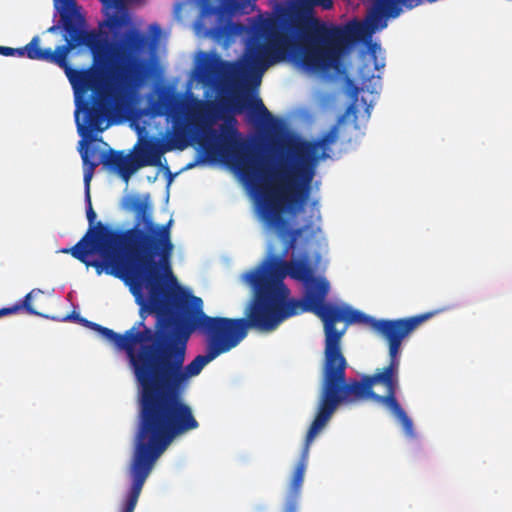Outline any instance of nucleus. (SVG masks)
I'll return each instance as SVG.
<instances>
[{"mask_svg": "<svg viewBox=\"0 0 512 512\" xmlns=\"http://www.w3.org/2000/svg\"><path fill=\"white\" fill-rule=\"evenodd\" d=\"M80 12L61 19L65 44L53 51L50 63L62 68L76 97L75 122L83 138L102 132L113 114L125 112L136 90L149 74L148 62L139 53L146 44L137 30L128 31L116 41L103 38L94 30L83 29Z\"/></svg>", "mask_w": 512, "mask_h": 512, "instance_id": "f257e3e1", "label": "nucleus"}, {"mask_svg": "<svg viewBox=\"0 0 512 512\" xmlns=\"http://www.w3.org/2000/svg\"><path fill=\"white\" fill-rule=\"evenodd\" d=\"M190 332L161 335L146 360V375L138 384V418L134 451L129 466L131 480L145 484L156 461L172 441L199 427L184 394L189 379L218 356L206 348L184 366Z\"/></svg>", "mask_w": 512, "mask_h": 512, "instance_id": "f03ea898", "label": "nucleus"}, {"mask_svg": "<svg viewBox=\"0 0 512 512\" xmlns=\"http://www.w3.org/2000/svg\"><path fill=\"white\" fill-rule=\"evenodd\" d=\"M285 265L288 266V276L304 284L303 297L296 299L300 303L296 309L297 315L311 312L323 322L325 340L321 374H346L348 362L341 343L347 327L354 323L369 326L388 343L389 363L375 372L399 374L402 341L435 314L428 312L395 320L375 319L349 306L327 303L325 300L330 290L329 282L314 276L308 255L289 260Z\"/></svg>", "mask_w": 512, "mask_h": 512, "instance_id": "7ed1b4c3", "label": "nucleus"}, {"mask_svg": "<svg viewBox=\"0 0 512 512\" xmlns=\"http://www.w3.org/2000/svg\"><path fill=\"white\" fill-rule=\"evenodd\" d=\"M398 388L399 374L389 372H375L372 375H363L360 380L351 379L348 382L346 374H321L316 415L307 431L300 458L293 471L283 512H297L310 445L340 405L362 400L383 405L400 422L405 434L413 436V422L396 397Z\"/></svg>", "mask_w": 512, "mask_h": 512, "instance_id": "20e7f679", "label": "nucleus"}, {"mask_svg": "<svg viewBox=\"0 0 512 512\" xmlns=\"http://www.w3.org/2000/svg\"><path fill=\"white\" fill-rule=\"evenodd\" d=\"M136 292L129 289L140 306L141 320L124 334L117 333L120 340H111V344L120 351H125L137 385L146 375V360L158 345L162 335L176 333L181 327V319L174 314V309L182 312L185 293L180 290H171L163 277L151 275L140 283Z\"/></svg>", "mask_w": 512, "mask_h": 512, "instance_id": "39448f33", "label": "nucleus"}, {"mask_svg": "<svg viewBox=\"0 0 512 512\" xmlns=\"http://www.w3.org/2000/svg\"><path fill=\"white\" fill-rule=\"evenodd\" d=\"M339 136L338 124L333 125L319 139L295 141L287 145L292 161H281L269 174L271 185L266 187V210L271 222L283 227L282 211L286 206L291 214L300 212L306 204L315 176L319 159L328 157L327 150L335 144Z\"/></svg>", "mask_w": 512, "mask_h": 512, "instance_id": "423d86ee", "label": "nucleus"}, {"mask_svg": "<svg viewBox=\"0 0 512 512\" xmlns=\"http://www.w3.org/2000/svg\"><path fill=\"white\" fill-rule=\"evenodd\" d=\"M262 214L285 243L284 248L280 255L270 256L260 267L249 271L245 279L254 290L251 303L280 326L287 319L296 316V309L300 307L295 298H290V290L284 283L285 277L288 276V266L285 265L288 261L285 257L298 245L304 249L310 248V241L315 238L319 228L309 222L302 227L289 230L288 221L284 218L283 227L273 224L266 210V190L263 193Z\"/></svg>", "mask_w": 512, "mask_h": 512, "instance_id": "0eeeda50", "label": "nucleus"}, {"mask_svg": "<svg viewBox=\"0 0 512 512\" xmlns=\"http://www.w3.org/2000/svg\"><path fill=\"white\" fill-rule=\"evenodd\" d=\"M198 106L187 124L175 129V147L183 150L191 141H196L208 156H219L232 163L249 180L259 177L266 182L268 175L258 168V157L242 140L236 128V118L233 115L223 116L219 134L212 128L218 118L215 105L200 102Z\"/></svg>", "mask_w": 512, "mask_h": 512, "instance_id": "6e6552de", "label": "nucleus"}, {"mask_svg": "<svg viewBox=\"0 0 512 512\" xmlns=\"http://www.w3.org/2000/svg\"><path fill=\"white\" fill-rule=\"evenodd\" d=\"M124 230L112 229L102 222L97 223L96 231L87 233L72 248L63 249L87 267H93L97 275L105 272L121 279L136 292L147 277L149 270L137 250L123 237Z\"/></svg>", "mask_w": 512, "mask_h": 512, "instance_id": "1a4fd4ad", "label": "nucleus"}, {"mask_svg": "<svg viewBox=\"0 0 512 512\" xmlns=\"http://www.w3.org/2000/svg\"><path fill=\"white\" fill-rule=\"evenodd\" d=\"M370 33L367 25L352 21L345 27L328 25L317 19L291 22L280 29L285 59L308 71L330 68L337 58V47L345 39H359Z\"/></svg>", "mask_w": 512, "mask_h": 512, "instance_id": "9d476101", "label": "nucleus"}, {"mask_svg": "<svg viewBox=\"0 0 512 512\" xmlns=\"http://www.w3.org/2000/svg\"><path fill=\"white\" fill-rule=\"evenodd\" d=\"M182 305L181 327L190 335L196 330L206 337V348L217 356L235 348L246 336L249 329L263 333L275 331L279 326L253 303L245 309L243 318L211 317L203 311L200 297L185 294Z\"/></svg>", "mask_w": 512, "mask_h": 512, "instance_id": "9b49d317", "label": "nucleus"}, {"mask_svg": "<svg viewBox=\"0 0 512 512\" xmlns=\"http://www.w3.org/2000/svg\"><path fill=\"white\" fill-rule=\"evenodd\" d=\"M284 38L280 35V28H271L265 34L264 41H251L246 48L244 59L241 62H227L220 56L203 54L197 71L198 79L211 84L219 78L231 77L233 79H246L251 77L253 83H260L263 72L270 66L285 59L283 49Z\"/></svg>", "mask_w": 512, "mask_h": 512, "instance_id": "f8f14e48", "label": "nucleus"}, {"mask_svg": "<svg viewBox=\"0 0 512 512\" xmlns=\"http://www.w3.org/2000/svg\"><path fill=\"white\" fill-rule=\"evenodd\" d=\"M172 219L165 224L146 221V226L133 225L125 229L123 237L140 255L151 275H171L174 244L171 236Z\"/></svg>", "mask_w": 512, "mask_h": 512, "instance_id": "ddd939ff", "label": "nucleus"}, {"mask_svg": "<svg viewBox=\"0 0 512 512\" xmlns=\"http://www.w3.org/2000/svg\"><path fill=\"white\" fill-rule=\"evenodd\" d=\"M165 152L159 139L145 140L134 155H125L123 151L110 150L101 158V163L118 172L120 177L128 182L131 176L140 168L158 166Z\"/></svg>", "mask_w": 512, "mask_h": 512, "instance_id": "4468645a", "label": "nucleus"}, {"mask_svg": "<svg viewBox=\"0 0 512 512\" xmlns=\"http://www.w3.org/2000/svg\"><path fill=\"white\" fill-rule=\"evenodd\" d=\"M81 148L79 152L81 154V158L83 161V170H84V184H85V200L87 203L86 216L89 222V229H93L96 231V226H94L96 220V213L92 207L91 197H90V182L93 178L96 167L98 166V162L90 161V154H94V150H90L88 146L84 145V140L80 142Z\"/></svg>", "mask_w": 512, "mask_h": 512, "instance_id": "2eb2a0df", "label": "nucleus"}, {"mask_svg": "<svg viewBox=\"0 0 512 512\" xmlns=\"http://www.w3.org/2000/svg\"><path fill=\"white\" fill-rule=\"evenodd\" d=\"M40 38L34 36L32 40L22 48H11L6 46H0V54L3 56H27L31 60H39L50 63L49 48H40Z\"/></svg>", "mask_w": 512, "mask_h": 512, "instance_id": "dca6fc26", "label": "nucleus"}, {"mask_svg": "<svg viewBox=\"0 0 512 512\" xmlns=\"http://www.w3.org/2000/svg\"><path fill=\"white\" fill-rule=\"evenodd\" d=\"M124 206L135 213L134 225L146 226L147 219L152 220L153 218L149 194L143 196L129 195L125 198Z\"/></svg>", "mask_w": 512, "mask_h": 512, "instance_id": "f3484780", "label": "nucleus"}, {"mask_svg": "<svg viewBox=\"0 0 512 512\" xmlns=\"http://www.w3.org/2000/svg\"><path fill=\"white\" fill-rule=\"evenodd\" d=\"M43 296H44V292L41 289H38V288L32 289L24 297V299L21 302L16 303L12 307L0 309V316L14 314V313H17L19 310L23 309L29 315H35V316L48 318L47 315L36 310L34 307V304L32 303L33 300L39 301L41 298H43Z\"/></svg>", "mask_w": 512, "mask_h": 512, "instance_id": "a211bd4d", "label": "nucleus"}, {"mask_svg": "<svg viewBox=\"0 0 512 512\" xmlns=\"http://www.w3.org/2000/svg\"><path fill=\"white\" fill-rule=\"evenodd\" d=\"M241 5L236 0H203L201 16H217L222 19L228 11H239Z\"/></svg>", "mask_w": 512, "mask_h": 512, "instance_id": "6ab92c4d", "label": "nucleus"}, {"mask_svg": "<svg viewBox=\"0 0 512 512\" xmlns=\"http://www.w3.org/2000/svg\"><path fill=\"white\" fill-rule=\"evenodd\" d=\"M131 481V487L127 493L121 512H134L144 486L143 483L138 482L136 480Z\"/></svg>", "mask_w": 512, "mask_h": 512, "instance_id": "aec40b11", "label": "nucleus"}, {"mask_svg": "<svg viewBox=\"0 0 512 512\" xmlns=\"http://www.w3.org/2000/svg\"><path fill=\"white\" fill-rule=\"evenodd\" d=\"M247 108L249 109L251 115L257 118V120L268 122L273 119L272 114L265 107L263 101L259 97L252 99L249 102Z\"/></svg>", "mask_w": 512, "mask_h": 512, "instance_id": "412c9836", "label": "nucleus"}, {"mask_svg": "<svg viewBox=\"0 0 512 512\" xmlns=\"http://www.w3.org/2000/svg\"><path fill=\"white\" fill-rule=\"evenodd\" d=\"M54 7L59 13L61 19L80 12V7L77 5L76 0H53Z\"/></svg>", "mask_w": 512, "mask_h": 512, "instance_id": "4be33fe9", "label": "nucleus"}, {"mask_svg": "<svg viewBox=\"0 0 512 512\" xmlns=\"http://www.w3.org/2000/svg\"><path fill=\"white\" fill-rule=\"evenodd\" d=\"M80 324H82L85 327L91 328L94 331H97L101 336H103L109 343H111V340H120V338L117 336V333L113 331L112 329H109L107 327H103L100 324L91 322L85 318L80 317L79 321Z\"/></svg>", "mask_w": 512, "mask_h": 512, "instance_id": "5701e85b", "label": "nucleus"}, {"mask_svg": "<svg viewBox=\"0 0 512 512\" xmlns=\"http://www.w3.org/2000/svg\"><path fill=\"white\" fill-rule=\"evenodd\" d=\"M173 110V97L169 94L160 96L158 103L154 107L156 115L162 116Z\"/></svg>", "mask_w": 512, "mask_h": 512, "instance_id": "b1692460", "label": "nucleus"}, {"mask_svg": "<svg viewBox=\"0 0 512 512\" xmlns=\"http://www.w3.org/2000/svg\"><path fill=\"white\" fill-rule=\"evenodd\" d=\"M376 46L377 45L374 44L371 47V56L374 59V68H375V70H380L381 68H383L385 66V63L383 62V60H378L377 56L375 55V48H376Z\"/></svg>", "mask_w": 512, "mask_h": 512, "instance_id": "393cba45", "label": "nucleus"}, {"mask_svg": "<svg viewBox=\"0 0 512 512\" xmlns=\"http://www.w3.org/2000/svg\"><path fill=\"white\" fill-rule=\"evenodd\" d=\"M356 113H357V108H356V105L355 103H351L346 111H345V114L339 119V123L343 120L344 117L346 116H350V115H353L355 118H356Z\"/></svg>", "mask_w": 512, "mask_h": 512, "instance_id": "a878e982", "label": "nucleus"}, {"mask_svg": "<svg viewBox=\"0 0 512 512\" xmlns=\"http://www.w3.org/2000/svg\"><path fill=\"white\" fill-rule=\"evenodd\" d=\"M246 107L245 102L242 99H236L234 109L236 112H242Z\"/></svg>", "mask_w": 512, "mask_h": 512, "instance_id": "bb28decb", "label": "nucleus"}, {"mask_svg": "<svg viewBox=\"0 0 512 512\" xmlns=\"http://www.w3.org/2000/svg\"><path fill=\"white\" fill-rule=\"evenodd\" d=\"M80 317H81V316H80L78 313H76V312H72L71 314H68L67 316H65V317L63 318V320H64V321L75 320V321H77V322H78Z\"/></svg>", "mask_w": 512, "mask_h": 512, "instance_id": "cd10ccee", "label": "nucleus"}, {"mask_svg": "<svg viewBox=\"0 0 512 512\" xmlns=\"http://www.w3.org/2000/svg\"><path fill=\"white\" fill-rule=\"evenodd\" d=\"M186 5V3L184 2H178L175 4V13L177 14V16L179 17V13L180 11L182 10V8Z\"/></svg>", "mask_w": 512, "mask_h": 512, "instance_id": "c85d7f7f", "label": "nucleus"}, {"mask_svg": "<svg viewBox=\"0 0 512 512\" xmlns=\"http://www.w3.org/2000/svg\"><path fill=\"white\" fill-rule=\"evenodd\" d=\"M59 27H62L61 23L57 26H51L49 29H48V32H51V33H54Z\"/></svg>", "mask_w": 512, "mask_h": 512, "instance_id": "c756f323", "label": "nucleus"}, {"mask_svg": "<svg viewBox=\"0 0 512 512\" xmlns=\"http://www.w3.org/2000/svg\"><path fill=\"white\" fill-rule=\"evenodd\" d=\"M193 166H194V164H189L187 167H188V168H191V167H193Z\"/></svg>", "mask_w": 512, "mask_h": 512, "instance_id": "7c9ffc66", "label": "nucleus"}]
</instances>
